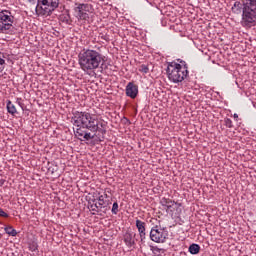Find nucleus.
<instances>
[{
	"instance_id": "nucleus-27",
	"label": "nucleus",
	"mask_w": 256,
	"mask_h": 256,
	"mask_svg": "<svg viewBox=\"0 0 256 256\" xmlns=\"http://www.w3.org/2000/svg\"><path fill=\"white\" fill-rule=\"evenodd\" d=\"M154 251H156L157 253H161V249L158 248V247H155V248H154Z\"/></svg>"
},
{
	"instance_id": "nucleus-26",
	"label": "nucleus",
	"mask_w": 256,
	"mask_h": 256,
	"mask_svg": "<svg viewBox=\"0 0 256 256\" xmlns=\"http://www.w3.org/2000/svg\"><path fill=\"white\" fill-rule=\"evenodd\" d=\"M101 39H104V41H109V36H101Z\"/></svg>"
},
{
	"instance_id": "nucleus-2",
	"label": "nucleus",
	"mask_w": 256,
	"mask_h": 256,
	"mask_svg": "<svg viewBox=\"0 0 256 256\" xmlns=\"http://www.w3.org/2000/svg\"><path fill=\"white\" fill-rule=\"evenodd\" d=\"M231 11L234 15H241L240 25L246 29L256 24V0H235Z\"/></svg>"
},
{
	"instance_id": "nucleus-9",
	"label": "nucleus",
	"mask_w": 256,
	"mask_h": 256,
	"mask_svg": "<svg viewBox=\"0 0 256 256\" xmlns=\"http://www.w3.org/2000/svg\"><path fill=\"white\" fill-rule=\"evenodd\" d=\"M137 233L132 231H126L123 235V241L128 249H135L137 247Z\"/></svg>"
},
{
	"instance_id": "nucleus-20",
	"label": "nucleus",
	"mask_w": 256,
	"mask_h": 256,
	"mask_svg": "<svg viewBox=\"0 0 256 256\" xmlns=\"http://www.w3.org/2000/svg\"><path fill=\"white\" fill-rule=\"evenodd\" d=\"M224 125L228 129H233V121L231 120V118H224Z\"/></svg>"
},
{
	"instance_id": "nucleus-29",
	"label": "nucleus",
	"mask_w": 256,
	"mask_h": 256,
	"mask_svg": "<svg viewBox=\"0 0 256 256\" xmlns=\"http://www.w3.org/2000/svg\"><path fill=\"white\" fill-rule=\"evenodd\" d=\"M104 199H108L109 195H107L106 193L103 195Z\"/></svg>"
},
{
	"instance_id": "nucleus-14",
	"label": "nucleus",
	"mask_w": 256,
	"mask_h": 256,
	"mask_svg": "<svg viewBox=\"0 0 256 256\" xmlns=\"http://www.w3.org/2000/svg\"><path fill=\"white\" fill-rule=\"evenodd\" d=\"M6 107H7L8 113H10V115H15V113H17V108H15V104H13V102H11V100L7 101Z\"/></svg>"
},
{
	"instance_id": "nucleus-1",
	"label": "nucleus",
	"mask_w": 256,
	"mask_h": 256,
	"mask_svg": "<svg viewBox=\"0 0 256 256\" xmlns=\"http://www.w3.org/2000/svg\"><path fill=\"white\" fill-rule=\"evenodd\" d=\"M71 121L74 125V135L79 141H91L95 137L103 141L107 135V122L99 121L94 114L89 112L75 111Z\"/></svg>"
},
{
	"instance_id": "nucleus-31",
	"label": "nucleus",
	"mask_w": 256,
	"mask_h": 256,
	"mask_svg": "<svg viewBox=\"0 0 256 256\" xmlns=\"http://www.w3.org/2000/svg\"><path fill=\"white\" fill-rule=\"evenodd\" d=\"M95 201H97V200L94 199V200H93V203H95Z\"/></svg>"
},
{
	"instance_id": "nucleus-7",
	"label": "nucleus",
	"mask_w": 256,
	"mask_h": 256,
	"mask_svg": "<svg viewBox=\"0 0 256 256\" xmlns=\"http://www.w3.org/2000/svg\"><path fill=\"white\" fill-rule=\"evenodd\" d=\"M167 237H169V233L165 228H161V226H154L150 230V239L154 243H165L167 241Z\"/></svg>"
},
{
	"instance_id": "nucleus-10",
	"label": "nucleus",
	"mask_w": 256,
	"mask_h": 256,
	"mask_svg": "<svg viewBox=\"0 0 256 256\" xmlns=\"http://www.w3.org/2000/svg\"><path fill=\"white\" fill-rule=\"evenodd\" d=\"M136 229H138L140 243L143 245L145 239H147V223L139 219L136 220Z\"/></svg>"
},
{
	"instance_id": "nucleus-17",
	"label": "nucleus",
	"mask_w": 256,
	"mask_h": 256,
	"mask_svg": "<svg viewBox=\"0 0 256 256\" xmlns=\"http://www.w3.org/2000/svg\"><path fill=\"white\" fill-rule=\"evenodd\" d=\"M177 61V65L180 66V69L184 71H189V66L187 65V62H185V60L178 59Z\"/></svg>"
},
{
	"instance_id": "nucleus-19",
	"label": "nucleus",
	"mask_w": 256,
	"mask_h": 256,
	"mask_svg": "<svg viewBox=\"0 0 256 256\" xmlns=\"http://www.w3.org/2000/svg\"><path fill=\"white\" fill-rule=\"evenodd\" d=\"M5 69V54L0 52V73H3Z\"/></svg>"
},
{
	"instance_id": "nucleus-16",
	"label": "nucleus",
	"mask_w": 256,
	"mask_h": 256,
	"mask_svg": "<svg viewBox=\"0 0 256 256\" xmlns=\"http://www.w3.org/2000/svg\"><path fill=\"white\" fill-rule=\"evenodd\" d=\"M4 231L7 233V235H10V237H17V230H15L13 226L5 227Z\"/></svg>"
},
{
	"instance_id": "nucleus-4",
	"label": "nucleus",
	"mask_w": 256,
	"mask_h": 256,
	"mask_svg": "<svg viewBox=\"0 0 256 256\" xmlns=\"http://www.w3.org/2000/svg\"><path fill=\"white\" fill-rule=\"evenodd\" d=\"M166 73L172 83H183L189 77V70L181 69V66L175 61L168 63Z\"/></svg>"
},
{
	"instance_id": "nucleus-24",
	"label": "nucleus",
	"mask_w": 256,
	"mask_h": 256,
	"mask_svg": "<svg viewBox=\"0 0 256 256\" xmlns=\"http://www.w3.org/2000/svg\"><path fill=\"white\" fill-rule=\"evenodd\" d=\"M90 209L91 211H95L96 213H99V209H101V207L97 206V203H94L90 205Z\"/></svg>"
},
{
	"instance_id": "nucleus-3",
	"label": "nucleus",
	"mask_w": 256,
	"mask_h": 256,
	"mask_svg": "<svg viewBox=\"0 0 256 256\" xmlns=\"http://www.w3.org/2000/svg\"><path fill=\"white\" fill-rule=\"evenodd\" d=\"M78 63L84 73H93V71L99 69L100 65L105 63V56L99 49L84 48L78 55Z\"/></svg>"
},
{
	"instance_id": "nucleus-25",
	"label": "nucleus",
	"mask_w": 256,
	"mask_h": 256,
	"mask_svg": "<svg viewBox=\"0 0 256 256\" xmlns=\"http://www.w3.org/2000/svg\"><path fill=\"white\" fill-rule=\"evenodd\" d=\"M0 217H9V214H7L6 212L3 211V208H0Z\"/></svg>"
},
{
	"instance_id": "nucleus-32",
	"label": "nucleus",
	"mask_w": 256,
	"mask_h": 256,
	"mask_svg": "<svg viewBox=\"0 0 256 256\" xmlns=\"http://www.w3.org/2000/svg\"><path fill=\"white\" fill-rule=\"evenodd\" d=\"M97 207H99V202L97 203Z\"/></svg>"
},
{
	"instance_id": "nucleus-15",
	"label": "nucleus",
	"mask_w": 256,
	"mask_h": 256,
	"mask_svg": "<svg viewBox=\"0 0 256 256\" xmlns=\"http://www.w3.org/2000/svg\"><path fill=\"white\" fill-rule=\"evenodd\" d=\"M97 201H98V203H99L100 209H103V208L107 207V205H110V204H111V202H107V201L105 200V196H103V195H100V196L97 198Z\"/></svg>"
},
{
	"instance_id": "nucleus-6",
	"label": "nucleus",
	"mask_w": 256,
	"mask_h": 256,
	"mask_svg": "<svg viewBox=\"0 0 256 256\" xmlns=\"http://www.w3.org/2000/svg\"><path fill=\"white\" fill-rule=\"evenodd\" d=\"M59 7V0H37L36 15L38 17H49Z\"/></svg>"
},
{
	"instance_id": "nucleus-5",
	"label": "nucleus",
	"mask_w": 256,
	"mask_h": 256,
	"mask_svg": "<svg viewBox=\"0 0 256 256\" xmlns=\"http://www.w3.org/2000/svg\"><path fill=\"white\" fill-rule=\"evenodd\" d=\"M13 23H15V16L11 14V11H0V34L13 35V32L15 31Z\"/></svg>"
},
{
	"instance_id": "nucleus-12",
	"label": "nucleus",
	"mask_w": 256,
	"mask_h": 256,
	"mask_svg": "<svg viewBox=\"0 0 256 256\" xmlns=\"http://www.w3.org/2000/svg\"><path fill=\"white\" fill-rule=\"evenodd\" d=\"M160 204L164 207L167 213H173L175 211V205H177L175 201L166 197L161 198Z\"/></svg>"
},
{
	"instance_id": "nucleus-21",
	"label": "nucleus",
	"mask_w": 256,
	"mask_h": 256,
	"mask_svg": "<svg viewBox=\"0 0 256 256\" xmlns=\"http://www.w3.org/2000/svg\"><path fill=\"white\" fill-rule=\"evenodd\" d=\"M111 211L113 215H117L119 213V204L117 202L113 203Z\"/></svg>"
},
{
	"instance_id": "nucleus-28",
	"label": "nucleus",
	"mask_w": 256,
	"mask_h": 256,
	"mask_svg": "<svg viewBox=\"0 0 256 256\" xmlns=\"http://www.w3.org/2000/svg\"><path fill=\"white\" fill-rule=\"evenodd\" d=\"M233 117H234V119H239V115H237V114H234Z\"/></svg>"
},
{
	"instance_id": "nucleus-18",
	"label": "nucleus",
	"mask_w": 256,
	"mask_h": 256,
	"mask_svg": "<svg viewBox=\"0 0 256 256\" xmlns=\"http://www.w3.org/2000/svg\"><path fill=\"white\" fill-rule=\"evenodd\" d=\"M60 19H61L62 23H66V25L71 24V16L69 14L61 15Z\"/></svg>"
},
{
	"instance_id": "nucleus-30",
	"label": "nucleus",
	"mask_w": 256,
	"mask_h": 256,
	"mask_svg": "<svg viewBox=\"0 0 256 256\" xmlns=\"http://www.w3.org/2000/svg\"><path fill=\"white\" fill-rule=\"evenodd\" d=\"M33 1H35V0H28V3H33Z\"/></svg>"
},
{
	"instance_id": "nucleus-13",
	"label": "nucleus",
	"mask_w": 256,
	"mask_h": 256,
	"mask_svg": "<svg viewBox=\"0 0 256 256\" xmlns=\"http://www.w3.org/2000/svg\"><path fill=\"white\" fill-rule=\"evenodd\" d=\"M188 251L191 255H197L199 254V251H201V246L199 244H191L188 248Z\"/></svg>"
},
{
	"instance_id": "nucleus-11",
	"label": "nucleus",
	"mask_w": 256,
	"mask_h": 256,
	"mask_svg": "<svg viewBox=\"0 0 256 256\" xmlns=\"http://www.w3.org/2000/svg\"><path fill=\"white\" fill-rule=\"evenodd\" d=\"M126 95L130 97V99L137 98V95H139V86L135 85L133 82H129L126 86Z\"/></svg>"
},
{
	"instance_id": "nucleus-23",
	"label": "nucleus",
	"mask_w": 256,
	"mask_h": 256,
	"mask_svg": "<svg viewBox=\"0 0 256 256\" xmlns=\"http://www.w3.org/2000/svg\"><path fill=\"white\" fill-rule=\"evenodd\" d=\"M38 248H39V245H37V242H32L29 244V250L32 252L37 251Z\"/></svg>"
},
{
	"instance_id": "nucleus-8",
	"label": "nucleus",
	"mask_w": 256,
	"mask_h": 256,
	"mask_svg": "<svg viewBox=\"0 0 256 256\" xmlns=\"http://www.w3.org/2000/svg\"><path fill=\"white\" fill-rule=\"evenodd\" d=\"M74 11L78 21H87L89 19V13L93 11V5L85 3H76Z\"/></svg>"
},
{
	"instance_id": "nucleus-22",
	"label": "nucleus",
	"mask_w": 256,
	"mask_h": 256,
	"mask_svg": "<svg viewBox=\"0 0 256 256\" xmlns=\"http://www.w3.org/2000/svg\"><path fill=\"white\" fill-rule=\"evenodd\" d=\"M140 73H144L145 75H147V73H149V66L142 64L139 68Z\"/></svg>"
}]
</instances>
